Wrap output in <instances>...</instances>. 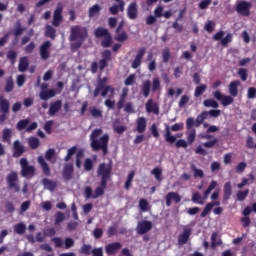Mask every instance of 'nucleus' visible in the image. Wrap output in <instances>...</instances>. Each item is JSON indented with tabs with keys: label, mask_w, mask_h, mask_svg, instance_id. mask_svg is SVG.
Listing matches in <instances>:
<instances>
[{
	"label": "nucleus",
	"mask_w": 256,
	"mask_h": 256,
	"mask_svg": "<svg viewBox=\"0 0 256 256\" xmlns=\"http://www.w3.org/2000/svg\"><path fill=\"white\" fill-rule=\"evenodd\" d=\"M102 134V129H94L90 134V146L94 152L102 151L103 155L107 156L109 152L110 137L108 134H105L99 138Z\"/></svg>",
	"instance_id": "nucleus-1"
},
{
	"label": "nucleus",
	"mask_w": 256,
	"mask_h": 256,
	"mask_svg": "<svg viewBox=\"0 0 256 256\" xmlns=\"http://www.w3.org/2000/svg\"><path fill=\"white\" fill-rule=\"evenodd\" d=\"M192 235V229L191 228H185L183 229V232L178 236V244L179 245H185L190 240V237Z\"/></svg>",
	"instance_id": "nucleus-23"
},
{
	"label": "nucleus",
	"mask_w": 256,
	"mask_h": 256,
	"mask_svg": "<svg viewBox=\"0 0 256 256\" xmlns=\"http://www.w3.org/2000/svg\"><path fill=\"white\" fill-rule=\"evenodd\" d=\"M89 112L93 118H102L103 111L97 109L96 107H90Z\"/></svg>",
	"instance_id": "nucleus-48"
},
{
	"label": "nucleus",
	"mask_w": 256,
	"mask_h": 256,
	"mask_svg": "<svg viewBox=\"0 0 256 256\" xmlns=\"http://www.w3.org/2000/svg\"><path fill=\"white\" fill-rule=\"evenodd\" d=\"M12 139V130L5 128L2 132V141L6 143H10Z\"/></svg>",
	"instance_id": "nucleus-43"
},
{
	"label": "nucleus",
	"mask_w": 256,
	"mask_h": 256,
	"mask_svg": "<svg viewBox=\"0 0 256 256\" xmlns=\"http://www.w3.org/2000/svg\"><path fill=\"white\" fill-rule=\"evenodd\" d=\"M197 132L195 129H192L187 135V143L192 145L196 141Z\"/></svg>",
	"instance_id": "nucleus-58"
},
{
	"label": "nucleus",
	"mask_w": 256,
	"mask_h": 256,
	"mask_svg": "<svg viewBox=\"0 0 256 256\" xmlns=\"http://www.w3.org/2000/svg\"><path fill=\"white\" fill-rule=\"evenodd\" d=\"M165 201H166V206H167V207H171L173 201H174L175 203H179V202L182 201V197H181L180 194H178V193L169 192V193L165 196Z\"/></svg>",
	"instance_id": "nucleus-24"
},
{
	"label": "nucleus",
	"mask_w": 256,
	"mask_h": 256,
	"mask_svg": "<svg viewBox=\"0 0 256 256\" xmlns=\"http://www.w3.org/2000/svg\"><path fill=\"white\" fill-rule=\"evenodd\" d=\"M26 28H23L21 24V20H17L15 23V28L13 30V35L15 36V39L12 40V45L15 46L18 43V38L24 33Z\"/></svg>",
	"instance_id": "nucleus-18"
},
{
	"label": "nucleus",
	"mask_w": 256,
	"mask_h": 256,
	"mask_svg": "<svg viewBox=\"0 0 256 256\" xmlns=\"http://www.w3.org/2000/svg\"><path fill=\"white\" fill-rule=\"evenodd\" d=\"M102 59L97 62L91 63L90 71L92 74L98 73V69L103 72L106 67L109 66V62L112 61V52L110 50H105L101 53Z\"/></svg>",
	"instance_id": "nucleus-2"
},
{
	"label": "nucleus",
	"mask_w": 256,
	"mask_h": 256,
	"mask_svg": "<svg viewBox=\"0 0 256 256\" xmlns=\"http://www.w3.org/2000/svg\"><path fill=\"white\" fill-rule=\"evenodd\" d=\"M121 248L122 244L120 242H114L105 246V252L107 255H115Z\"/></svg>",
	"instance_id": "nucleus-27"
},
{
	"label": "nucleus",
	"mask_w": 256,
	"mask_h": 256,
	"mask_svg": "<svg viewBox=\"0 0 256 256\" xmlns=\"http://www.w3.org/2000/svg\"><path fill=\"white\" fill-rule=\"evenodd\" d=\"M149 207H150V204H149L148 200H146V199L139 200V208L142 212H148Z\"/></svg>",
	"instance_id": "nucleus-52"
},
{
	"label": "nucleus",
	"mask_w": 256,
	"mask_h": 256,
	"mask_svg": "<svg viewBox=\"0 0 256 256\" xmlns=\"http://www.w3.org/2000/svg\"><path fill=\"white\" fill-rule=\"evenodd\" d=\"M151 174L154 175V177L157 181L163 180V178H162L163 170L161 168H158V167L154 168L151 171Z\"/></svg>",
	"instance_id": "nucleus-55"
},
{
	"label": "nucleus",
	"mask_w": 256,
	"mask_h": 256,
	"mask_svg": "<svg viewBox=\"0 0 256 256\" xmlns=\"http://www.w3.org/2000/svg\"><path fill=\"white\" fill-rule=\"evenodd\" d=\"M14 90V81H13V77H8L6 78V84L4 87V91L7 93H10Z\"/></svg>",
	"instance_id": "nucleus-44"
},
{
	"label": "nucleus",
	"mask_w": 256,
	"mask_h": 256,
	"mask_svg": "<svg viewBox=\"0 0 256 256\" xmlns=\"http://www.w3.org/2000/svg\"><path fill=\"white\" fill-rule=\"evenodd\" d=\"M147 129V119L145 117H139L136 121V130L138 133L142 134Z\"/></svg>",
	"instance_id": "nucleus-30"
},
{
	"label": "nucleus",
	"mask_w": 256,
	"mask_h": 256,
	"mask_svg": "<svg viewBox=\"0 0 256 256\" xmlns=\"http://www.w3.org/2000/svg\"><path fill=\"white\" fill-rule=\"evenodd\" d=\"M151 87H152V83L150 80H145L143 83H142V86H141V91H142V94L145 98H148L150 96V93H151Z\"/></svg>",
	"instance_id": "nucleus-34"
},
{
	"label": "nucleus",
	"mask_w": 256,
	"mask_h": 256,
	"mask_svg": "<svg viewBox=\"0 0 256 256\" xmlns=\"http://www.w3.org/2000/svg\"><path fill=\"white\" fill-rule=\"evenodd\" d=\"M116 35L117 36L115 37V40L118 42H125L129 38L127 32H124V30L122 32H118V34H116Z\"/></svg>",
	"instance_id": "nucleus-60"
},
{
	"label": "nucleus",
	"mask_w": 256,
	"mask_h": 256,
	"mask_svg": "<svg viewBox=\"0 0 256 256\" xmlns=\"http://www.w3.org/2000/svg\"><path fill=\"white\" fill-rule=\"evenodd\" d=\"M223 242L221 240L217 241V232H213L211 235V247L215 249V247L221 245Z\"/></svg>",
	"instance_id": "nucleus-59"
},
{
	"label": "nucleus",
	"mask_w": 256,
	"mask_h": 256,
	"mask_svg": "<svg viewBox=\"0 0 256 256\" xmlns=\"http://www.w3.org/2000/svg\"><path fill=\"white\" fill-rule=\"evenodd\" d=\"M183 129H184L183 123L174 124L171 128H170V126L166 125L165 134H164L165 141L170 144H174L177 141V138L172 135L171 131L177 132V131H181Z\"/></svg>",
	"instance_id": "nucleus-8"
},
{
	"label": "nucleus",
	"mask_w": 256,
	"mask_h": 256,
	"mask_svg": "<svg viewBox=\"0 0 256 256\" xmlns=\"http://www.w3.org/2000/svg\"><path fill=\"white\" fill-rule=\"evenodd\" d=\"M89 32L88 29L85 28V26H72L70 30V38L71 41H81L85 42V40L88 38Z\"/></svg>",
	"instance_id": "nucleus-6"
},
{
	"label": "nucleus",
	"mask_w": 256,
	"mask_h": 256,
	"mask_svg": "<svg viewBox=\"0 0 256 256\" xmlns=\"http://www.w3.org/2000/svg\"><path fill=\"white\" fill-rule=\"evenodd\" d=\"M232 41H233V34L229 33V34L226 35L225 38H223L221 40V45L223 47H227V45H229V43H231Z\"/></svg>",
	"instance_id": "nucleus-62"
},
{
	"label": "nucleus",
	"mask_w": 256,
	"mask_h": 256,
	"mask_svg": "<svg viewBox=\"0 0 256 256\" xmlns=\"http://www.w3.org/2000/svg\"><path fill=\"white\" fill-rule=\"evenodd\" d=\"M14 232L22 235L26 232V225L24 223H19L14 226Z\"/></svg>",
	"instance_id": "nucleus-56"
},
{
	"label": "nucleus",
	"mask_w": 256,
	"mask_h": 256,
	"mask_svg": "<svg viewBox=\"0 0 256 256\" xmlns=\"http://www.w3.org/2000/svg\"><path fill=\"white\" fill-rule=\"evenodd\" d=\"M139 16L138 4L136 2H131L127 8V17L130 20H136Z\"/></svg>",
	"instance_id": "nucleus-16"
},
{
	"label": "nucleus",
	"mask_w": 256,
	"mask_h": 256,
	"mask_svg": "<svg viewBox=\"0 0 256 256\" xmlns=\"http://www.w3.org/2000/svg\"><path fill=\"white\" fill-rule=\"evenodd\" d=\"M65 219H66L65 214L61 211H58L55 213V216H54V224L60 225L65 221Z\"/></svg>",
	"instance_id": "nucleus-42"
},
{
	"label": "nucleus",
	"mask_w": 256,
	"mask_h": 256,
	"mask_svg": "<svg viewBox=\"0 0 256 256\" xmlns=\"http://www.w3.org/2000/svg\"><path fill=\"white\" fill-rule=\"evenodd\" d=\"M37 162L41 167L42 173L45 176L50 177L52 175L51 168L49 164L46 162L45 158L43 156H39L37 158Z\"/></svg>",
	"instance_id": "nucleus-22"
},
{
	"label": "nucleus",
	"mask_w": 256,
	"mask_h": 256,
	"mask_svg": "<svg viewBox=\"0 0 256 256\" xmlns=\"http://www.w3.org/2000/svg\"><path fill=\"white\" fill-rule=\"evenodd\" d=\"M28 145L31 149L35 150L40 146V140L36 137H31L28 139Z\"/></svg>",
	"instance_id": "nucleus-47"
},
{
	"label": "nucleus",
	"mask_w": 256,
	"mask_h": 256,
	"mask_svg": "<svg viewBox=\"0 0 256 256\" xmlns=\"http://www.w3.org/2000/svg\"><path fill=\"white\" fill-rule=\"evenodd\" d=\"M18 54L16 51H8L6 53V58L11 62V64H15L17 60Z\"/></svg>",
	"instance_id": "nucleus-57"
},
{
	"label": "nucleus",
	"mask_w": 256,
	"mask_h": 256,
	"mask_svg": "<svg viewBox=\"0 0 256 256\" xmlns=\"http://www.w3.org/2000/svg\"><path fill=\"white\" fill-rule=\"evenodd\" d=\"M191 170L194 172V178H204L205 173L202 169H198L195 165H191Z\"/></svg>",
	"instance_id": "nucleus-53"
},
{
	"label": "nucleus",
	"mask_w": 256,
	"mask_h": 256,
	"mask_svg": "<svg viewBox=\"0 0 256 256\" xmlns=\"http://www.w3.org/2000/svg\"><path fill=\"white\" fill-rule=\"evenodd\" d=\"M19 180L18 173L15 171H12L6 176V182L9 189H14L16 193L20 192V186L17 183Z\"/></svg>",
	"instance_id": "nucleus-11"
},
{
	"label": "nucleus",
	"mask_w": 256,
	"mask_h": 256,
	"mask_svg": "<svg viewBox=\"0 0 256 256\" xmlns=\"http://www.w3.org/2000/svg\"><path fill=\"white\" fill-rule=\"evenodd\" d=\"M19 164L21 167L20 175L23 178H32L35 176L36 168L34 166H30L27 159L25 158L20 159Z\"/></svg>",
	"instance_id": "nucleus-7"
},
{
	"label": "nucleus",
	"mask_w": 256,
	"mask_h": 256,
	"mask_svg": "<svg viewBox=\"0 0 256 256\" xmlns=\"http://www.w3.org/2000/svg\"><path fill=\"white\" fill-rule=\"evenodd\" d=\"M213 96L216 100L221 101V104L223 106H229V105L233 104V102H234L233 97L225 96V95L221 94V91H219V90L215 91L213 93Z\"/></svg>",
	"instance_id": "nucleus-15"
},
{
	"label": "nucleus",
	"mask_w": 256,
	"mask_h": 256,
	"mask_svg": "<svg viewBox=\"0 0 256 256\" xmlns=\"http://www.w3.org/2000/svg\"><path fill=\"white\" fill-rule=\"evenodd\" d=\"M233 194V187L231 186V182H227L223 187V200L228 201L231 199V195Z\"/></svg>",
	"instance_id": "nucleus-33"
},
{
	"label": "nucleus",
	"mask_w": 256,
	"mask_h": 256,
	"mask_svg": "<svg viewBox=\"0 0 256 256\" xmlns=\"http://www.w3.org/2000/svg\"><path fill=\"white\" fill-rule=\"evenodd\" d=\"M94 36L97 39L103 38V40L101 41V46L104 48H109L111 47L112 43H113V38H112V34L111 32H109L108 28H96L94 30Z\"/></svg>",
	"instance_id": "nucleus-4"
},
{
	"label": "nucleus",
	"mask_w": 256,
	"mask_h": 256,
	"mask_svg": "<svg viewBox=\"0 0 256 256\" xmlns=\"http://www.w3.org/2000/svg\"><path fill=\"white\" fill-rule=\"evenodd\" d=\"M208 118H209L208 111H203L199 116H197L195 121V127H200Z\"/></svg>",
	"instance_id": "nucleus-39"
},
{
	"label": "nucleus",
	"mask_w": 256,
	"mask_h": 256,
	"mask_svg": "<svg viewBox=\"0 0 256 256\" xmlns=\"http://www.w3.org/2000/svg\"><path fill=\"white\" fill-rule=\"evenodd\" d=\"M108 82V78L107 77H104L102 78L101 80H98V83H97V86L93 92V97H98L101 93V91L107 87L106 84Z\"/></svg>",
	"instance_id": "nucleus-29"
},
{
	"label": "nucleus",
	"mask_w": 256,
	"mask_h": 256,
	"mask_svg": "<svg viewBox=\"0 0 256 256\" xmlns=\"http://www.w3.org/2000/svg\"><path fill=\"white\" fill-rule=\"evenodd\" d=\"M239 86H241V82L239 81H234L229 84L228 91L232 97L239 95Z\"/></svg>",
	"instance_id": "nucleus-32"
},
{
	"label": "nucleus",
	"mask_w": 256,
	"mask_h": 256,
	"mask_svg": "<svg viewBox=\"0 0 256 256\" xmlns=\"http://www.w3.org/2000/svg\"><path fill=\"white\" fill-rule=\"evenodd\" d=\"M52 47V42L46 40L43 42L39 48V54L42 60L46 61L51 57L50 49Z\"/></svg>",
	"instance_id": "nucleus-12"
},
{
	"label": "nucleus",
	"mask_w": 256,
	"mask_h": 256,
	"mask_svg": "<svg viewBox=\"0 0 256 256\" xmlns=\"http://www.w3.org/2000/svg\"><path fill=\"white\" fill-rule=\"evenodd\" d=\"M251 6V2H247V0H240L236 3L235 10L239 15L249 17L251 15Z\"/></svg>",
	"instance_id": "nucleus-10"
},
{
	"label": "nucleus",
	"mask_w": 256,
	"mask_h": 256,
	"mask_svg": "<svg viewBox=\"0 0 256 256\" xmlns=\"http://www.w3.org/2000/svg\"><path fill=\"white\" fill-rule=\"evenodd\" d=\"M171 59V50L169 48H166L162 52V62L167 64L170 62Z\"/></svg>",
	"instance_id": "nucleus-54"
},
{
	"label": "nucleus",
	"mask_w": 256,
	"mask_h": 256,
	"mask_svg": "<svg viewBox=\"0 0 256 256\" xmlns=\"http://www.w3.org/2000/svg\"><path fill=\"white\" fill-rule=\"evenodd\" d=\"M217 181L212 180L208 186V188L204 191L203 197L199 192H194L192 194V202L199 205H204L206 199L209 198L211 192L217 187Z\"/></svg>",
	"instance_id": "nucleus-5"
},
{
	"label": "nucleus",
	"mask_w": 256,
	"mask_h": 256,
	"mask_svg": "<svg viewBox=\"0 0 256 256\" xmlns=\"http://www.w3.org/2000/svg\"><path fill=\"white\" fill-rule=\"evenodd\" d=\"M80 253L90 255L91 253H93L92 246L89 244L82 245V247L80 248Z\"/></svg>",
	"instance_id": "nucleus-61"
},
{
	"label": "nucleus",
	"mask_w": 256,
	"mask_h": 256,
	"mask_svg": "<svg viewBox=\"0 0 256 256\" xmlns=\"http://www.w3.org/2000/svg\"><path fill=\"white\" fill-rule=\"evenodd\" d=\"M146 52H147L146 48H141L138 50L137 55L131 65L133 69H138L142 65V60L146 55Z\"/></svg>",
	"instance_id": "nucleus-17"
},
{
	"label": "nucleus",
	"mask_w": 256,
	"mask_h": 256,
	"mask_svg": "<svg viewBox=\"0 0 256 256\" xmlns=\"http://www.w3.org/2000/svg\"><path fill=\"white\" fill-rule=\"evenodd\" d=\"M136 172L135 171H131L129 172L128 176H127V180L124 184V189L125 190H129L132 187L134 178H135Z\"/></svg>",
	"instance_id": "nucleus-40"
},
{
	"label": "nucleus",
	"mask_w": 256,
	"mask_h": 256,
	"mask_svg": "<svg viewBox=\"0 0 256 256\" xmlns=\"http://www.w3.org/2000/svg\"><path fill=\"white\" fill-rule=\"evenodd\" d=\"M42 185L46 190H49L50 192H54L58 187V184L56 181L50 180L48 178L42 179Z\"/></svg>",
	"instance_id": "nucleus-31"
},
{
	"label": "nucleus",
	"mask_w": 256,
	"mask_h": 256,
	"mask_svg": "<svg viewBox=\"0 0 256 256\" xmlns=\"http://www.w3.org/2000/svg\"><path fill=\"white\" fill-rule=\"evenodd\" d=\"M0 110L3 114H8L10 111V103L3 96H0Z\"/></svg>",
	"instance_id": "nucleus-37"
},
{
	"label": "nucleus",
	"mask_w": 256,
	"mask_h": 256,
	"mask_svg": "<svg viewBox=\"0 0 256 256\" xmlns=\"http://www.w3.org/2000/svg\"><path fill=\"white\" fill-rule=\"evenodd\" d=\"M107 186H108L107 182H105V185L103 186L102 181H100V186L95 189L94 194H93V189L91 187H86L84 191L85 198L87 199L99 198L100 196L105 194V189L107 188Z\"/></svg>",
	"instance_id": "nucleus-9"
},
{
	"label": "nucleus",
	"mask_w": 256,
	"mask_h": 256,
	"mask_svg": "<svg viewBox=\"0 0 256 256\" xmlns=\"http://www.w3.org/2000/svg\"><path fill=\"white\" fill-rule=\"evenodd\" d=\"M189 143L186 140L180 139L178 141L175 142V147L176 148H188Z\"/></svg>",
	"instance_id": "nucleus-64"
},
{
	"label": "nucleus",
	"mask_w": 256,
	"mask_h": 256,
	"mask_svg": "<svg viewBox=\"0 0 256 256\" xmlns=\"http://www.w3.org/2000/svg\"><path fill=\"white\" fill-rule=\"evenodd\" d=\"M203 105L206 108H214L217 109L219 108V103H217V101L213 100V99H207L203 102Z\"/></svg>",
	"instance_id": "nucleus-49"
},
{
	"label": "nucleus",
	"mask_w": 256,
	"mask_h": 256,
	"mask_svg": "<svg viewBox=\"0 0 256 256\" xmlns=\"http://www.w3.org/2000/svg\"><path fill=\"white\" fill-rule=\"evenodd\" d=\"M207 89H208V87L205 84H202V85L196 87L195 92H194V96L196 98L202 96L207 91Z\"/></svg>",
	"instance_id": "nucleus-46"
},
{
	"label": "nucleus",
	"mask_w": 256,
	"mask_h": 256,
	"mask_svg": "<svg viewBox=\"0 0 256 256\" xmlns=\"http://www.w3.org/2000/svg\"><path fill=\"white\" fill-rule=\"evenodd\" d=\"M101 11H102V8L100 4H93V6L89 8L88 16L90 18H94L96 16H99Z\"/></svg>",
	"instance_id": "nucleus-35"
},
{
	"label": "nucleus",
	"mask_w": 256,
	"mask_h": 256,
	"mask_svg": "<svg viewBox=\"0 0 256 256\" xmlns=\"http://www.w3.org/2000/svg\"><path fill=\"white\" fill-rule=\"evenodd\" d=\"M220 205H221V203L219 201H215V200L213 202L206 204L205 208L203 209V211L200 214V217L206 218L211 213V211L213 210V208L215 206H220Z\"/></svg>",
	"instance_id": "nucleus-28"
},
{
	"label": "nucleus",
	"mask_w": 256,
	"mask_h": 256,
	"mask_svg": "<svg viewBox=\"0 0 256 256\" xmlns=\"http://www.w3.org/2000/svg\"><path fill=\"white\" fill-rule=\"evenodd\" d=\"M63 21V7L57 6L53 12L52 25L54 27H59Z\"/></svg>",
	"instance_id": "nucleus-14"
},
{
	"label": "nucleus",
	"mask_w": 256,
	"mask_h": 256,
	"mask_svg": "<svg viewBox=\"0 0 256 256\" xmlns=\"http://www.w3.org/2000/svg\"><path fill=\"white\" fill-rule=\"evenodd\" d=\"M28 68H29L28 58L27 57H22L19 61V64H18L19 72L24 73L28 70Z\"/></svg>",
	"instance_id": "nucleus-38"
},
{
	"label": "nucleus",
	"mask_w": 256,
	"mask_h": 256,
	"mask_svg": "<svg viewBox=\"0 0 256 256\" xmlns=\"http://www.w3.org/2000/svg\"><path fill=\"white\" fill-rule=\"evenodd\" d=\"M145 109L147 113H153L155 115L160 114L159 104L155 103L153 99H149L145 104Z\"/></svg>",
	"instance_id": "nucleus-21"
},
{
	"label": "nucleus",
	"mask_w": 256,
	"mask_h": 256,
	"mask_svg": "<svg viewBox=\"0 0 256 256\" xmlns=\"http://www.w3.org/2000/svg\"><path fill=\"white\" fill-rule=\"evenodd\" d=\"M77 151H78L77 146H73L70 149H68L67 155L65 156L64 161L69 162L72 159V157L77 153Z\"/></svg>",
	"instance_id": "nucleus-45"
},
{
	"label": "nucleus",
	"mask_w": 256,
	"mask_h": 256,
	"mask_svg": "<svg viewBox=\"0 0 256 256\" xmlns=\"http://www.w3.org/2000/svg\"><path fill=\"white\" fill-rule=\"evenodd\" d=\"M57 30L53 28V26H46L45 36L50 38L51 40H55L57 36Z\"/></svg>",
	"instance_id": "nucleus-41"
},
{
	"label": "nucleus",
	"mask_w": 256,
	"mask_h": 256,
	"mask_svg": "<svg viewBox=\"0 0 256 256\" xmlns=\"http://www.w3.org/2000/svg\"><path fill=\"white\" fill-rule=\"evenodd\" d=\"M58 94L57 90L55 89H48L46 91H40L39 98L42 101H48L54 97H56Z\"/></svg>",
	"instance_id": "nucleus-25"
},
{
	"label": "nucleus",
	"mask_w": 256,
	"mask_h": 256,
	"mask_svg": "<svg viewBox=\"0 0 256 256\" xmlns=\"http://www.w3.org/2000/svg\"><path fill=\"white\" fill-rule=\"evenodd\" d=\"M30 124V120L24 119L17 123L16 128L19 131H23L24 129H27Z\"/></svg>",
	"instance_id": "nucleus-51"
},
{
	"label": "nucleus",
	"mask_w": 256,
	"mask_h": 256,
	"mask_svg": "<svg viewBox=\"0 0 256 256\" xmlns=\"http://www.w3.org/2000/svg\"><path fill=\"white\" fill-rule=\"evenodd\" d=\"M112 171H113L112 162H110L109 164L101 163L98 166L97 177L100 178V181L102 182V186H105L106 183H108V181L111 179Z\"/></svg>",
	"instance_id": "nucleus-3"
},
{
	"label": "nucleus",
	"mask_w": 256,
	"mask_h": 256,
	"mask_svg": "<svg viewBox=\"0 0 256 256\" xmlns=\"http://www.w3.org/2000/svg\"><path fill=\"white\" fill-rule=\"evenodd\" d=\"M128 92H129L128 88L123 89L122 94H121V96H120V98L117 102V109L118 110H121V109L124 108L126 98L128 96Z\"/></svg>",
	"instance_id": "nucleus-36"
},
{
	"label": "nucleus",
	"mask_w": 256,
	"mask_h": 256,
	"mask_svg": "<svg viewBox=\"0 0 256 256\" xmlns=\"http://www.w3.org/2000/svg\"><path fill=\"white\" fill-rule=\"evenodd\" d=\"M136 81V75L135 74H131L129 77L126 78V80L124 81V85L125 86H132L134 85Z\"/></svg>",
	"instance_id": "nucleus-63"
},
{
	"label": "nucleus",
	"mask_w": 256,
	"mask_h": 256,
	"mask_svg": "<svg viewBox=\"0 0 256 256\" xmlns=\"http://www.w3.org/2000/svg\"><path fill=\"white\" fill-rule=\"evenodd\" d=\"M63 102L61 100H57L53 103H50V107L48 110V114L51 117H54L59 111L62 109Z\"/></svg>",
	"instance_id": "nucleus-26"
},
{
	"label": "nucleus",
	"mask_w": 256,
	"mask_h": 256,
	"mask_svg": "<svg viewBox=\"0 0 256 256\" xmlns=\"http://www.w3.org/2000/svg\"><path fill=\"white\" fill-rule=\"evenodd\" d=\"M247 196H249V189H246L244 191H238L236 194V198L240 202L245 201L247 199Z\"/></svg>",
	"instance_id": "nucleus-50"
},
{
	"label": "nucleus",
	"mask_w": 256,
	"mask_h": 256,
	"mask_svg": "<svg viewBox=\"0 0 256 256\" xmlns=\"http://www.w3.org/2000/svg\"><path fill=\"white\" fill-rule=\"evenodd\" d=\"M153 229V223L151 221H141L138 223L136 231L138 235H144Z\"/></svg>",
	"instance_id": "nucleus-13"
},
{
	"label": "nucleus",
	"mask_w": 256,
	"mask_h": 256,
	"mask_svg": "<svg viewBox=\"0 0 256 256\" xmlns=\"http://www.w3.org/2000/svg\"><path fill=\"white\" fill-rule=\"evenodd\" d=\"M25 147L19 140H15L13 142V154L14 158H19L25 153Z\"/></svg>",
	"instance_id": "nucleus-20"
},
{
	"label": "nucleus",
	"mask_w": 256,
	"mask_h": 256,
	"mask_svg": "<svg viewBox=\"0 0 256 256\" xmlns=\"http://www.w3.org/2000/svg\"><path fill=\"white\" fill-rule=\"evenodd\" d=\"M74 165L72 163L65 164L62 170V176L64 180L70 181L73 179Z\"/></svg>",
	"instance_id": "nucleus-19"
}]
</instances>
